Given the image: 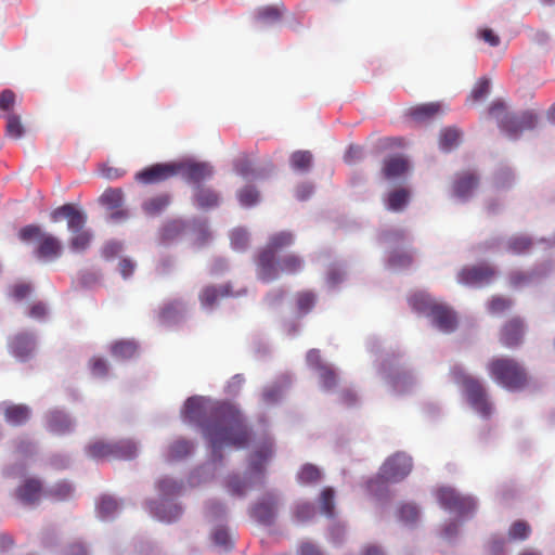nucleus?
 <instances>
[{
  "label": "nucleus",
  "instance_id": "1",
  "mask_svg": "<svg viewBox=\"0 0 555 555\" xmlns=\"http://www.w3.org/2000/svg\"><path fill=\"white\" fill-rule=\"evenodd\" d=\"M182 418L203 428L214 456L225 446L244 448L249 441L250 433L243 415L230 403L212 404L203 397H191L184 402Z\"/></svg>",
  "mask_w": 555,
  "mask_h": 555
},
{
  "label": "nucleus",
  "instance_id": "2",
  "mask_svg": "<svg viewBox=\"0 0 555 555\" xmlns=\"http://www.w3.org/2000/svg\"><path fill=\"white\" fill-rule=\"evenodd\" d=\"M490 377L508 390H519L528 385L526 369L516 360L507 357H496L487 363Z\"/></svg>",
  "mask_w": 555,
  "mask_h": 555
},
{
  "label": "nucleus",
  "instance_id": "3",
  "mask_svg": "<svg viewBox=\"0 0 555 555\" xmlns=\"http://www.w3.org/2000/svg\"><path fill=\"white\" fill-rule=\"evenodd\" d=\"M294 243V235L288 231H282L272 234L264 247H262L256 258V273L260 281L270 283L276 280L274 258L276 253Z\"/></svg>",
  "mask_w": 555,
  "mask_h": 555
},
{
  "label": "nucleus",
  "instance_id": "4",
  "mask_svg": "<svg viewBox=\"0 0 555 555\" xmlns=\"http://www.w3.org/2000/svg\"><path fill=\"white\" fill-rule=\"evenodd\" d=\"M20 238L23 242L35 241V256L42 260H54L62 255L63 247L57 237L42 231L39 225L29 224L20 230Z\"/></svg>",
  "mask_w": 555,
  "mask_h": 555
},
{
  "label": "nucleus",
  "instance_id": "5",
  "mask_svg": "<svg viewBox=\"0 0 555 555\" xmlns=\"http://www.w3.org/2000/svg\"><path fill=\"white\" fill-rule=\"evenodd\" d=\"M451 375L463 387L469 404L482 416L488 417L492 412V405L480 380L467 374L459 366H454L451 370Z\"/></svg>",
  "mask_w": 555,
  "mask_h": 555
},
{
  "label": "nucleus",
  "instance_id": "6",
  "mask_svg": "<svg viewBox=\"0 0 555 555\" xmlns=\"http://www.w3.org/2000/svg\"><path fill=\"white\" fill-rule=\"evenodd\" d=\"M411 469L412 459L403 453H397L382 465L377 477L367 482V488L373 491L375 485L398 482L405 478Z\"/></svg>",
  "mask_w": 555,
  "mask_h": 555
},
{
  "label": "nucleus",
  "instance_id": "7",
  "mask_svg": "<svg viewBox=\"0 0 555 555\" xmlns=\"http://www.w3.org/2000/svg\"><path fill=\"white\" fill-rule=\"evenodd\" d=\"M89 456L98 460H132L137 455V444L131 440L117 442L96 441L87 449Z\"/></svg>",
  "mask_w": 555,
  "mask_h": 555
},
{
  "label": "nucleus",
  "instance_id": "8",
  "mask_svg": "<svg viewBox=\"0 0 555 555\" xmlns=\"http://www.w3.org/2000/svg\"><path fill=\"white\" fill-rule=\"evenodd\" d=\"M437 499L441 507L454 512L459 516H468L476 507L472 498L463 496L449 488L440 489L437 492Z\"/></svg>",
  "mask_w": 555,
  "mask_h": 555
},
{
  "label": "nucleus",
  "instance_id": "9",
  "mask_svg": "<svg viewBox=\"0 0 555 555\" xmlns=\"http://www.w3.org/2000/svg\"><path fill=\"white\" fill-rule=\"evenodd\" d=\"M180 172L176 163H158L138 171L134 176L137 182L145 185L164 182Z\"/></svg>",
  "mask_w": 555,
  "mask_h": 555
},
{
  "label": "nucleus",
  "instance_id": "10",
  "mask_svg": "<svg viewBox=\"0 0 555 555\" xmlns=\"http://www.w3.org/2000/svg\"><path fill=\"white\" fill-rule=\"evenodd\" d=\"M489 115L499 121V127L502 131L508 135H517L521 132L519 116L515 114H508L506 112V105L501 100H495L489 106Z\"/></svg>",
  "mask_w": 555,
  "mask_h": 555
},
{
  "label": "nucleus",
  "instance_id": "11",
  "mask_svg": "<svg viewBox=\"0 0 555 555\" xmlns=\"http://www.w3.org/2000/svg\"><path fill=\"white\" fill-rule=\"evenodd\" d=\"M62 219H66L68 230L75 232L85 229L88 218L86 212L78 209L74 204H64L51 212L53 222H59Z\"/></svg>",
  "mask_w": 555,
  "mask_h": 555
},
{
  "label": "nucleus",
  "instance_id": "12",
  "mask_svg": "<svg viewBox=\"0 0 555 555\" xmlns=\"http://www.w3.org/2000/svg\"><path fill=\"white\" fill-rule=\"evenodd\" d=\"M495 276V270L489 264L463 268L459 273V282L466 285L489 284Z\"/></svg>",
  "mask_w": 555,
  "mask_h": 555
},
{
  "label": "nucleus",
  "instance_id": "13",
  "mask_svg": "<svg viewBox=\"0 0 555 555\" xmlns=\"http://www.w3.org/2000/svg\"><path fill=\"white\" fill-rule=\"evenodd\" d=\"M276 498L268 493L253 506L250 516L262 525H272L276 516Z\"/></svg>",
  "mask_w": 555,
  "mask_h": 555
},
{
  "label": "nucleus",
  "instance_id": "14",
  "mask_svg": "<svg viewBox=\"0 0 555 555\" xmlns=\"http://www.w3.org/2000/svg\"><path fill=\"white\" fill-rule=\"evenodd\" d=\"M524 334L522 321L519 318H513L502 326L500 341L506 348H515L521 344Z\"/></svg>",
  "mask_w": 555,
  "mask_h": 555
},
{
  "label": "nucleus",
  "instance_id": "15",
  "mask_svg": "<svg viewBox=\"0 0 555 555\" xmlns=\"http://www.w3.org/2000/svg\"><path fill=\"white\" fill-rule=\"evenodd\" d=\"M433 323L444 333L453 332L457 326L455 312L448 306L438 304L430 315Z\"/></svg>",
  "mask_w": 555,
  "mask_h": 555
},
{
  "label": "nucleus",
  "instance_id": "16",
  "mask_svg": "<svg viewBox=\"0 0 555 555\" xmlns=\"http://www.w3.org/2000/svg\"><path fill=\"white\" fill-rule=\"evenodd\" d=\"M409 162L402 155H393L384 159L382 176L386 180L401 178L409 171Z\"/></svg>",
  "mask_w": 555,
  "mask_h": 555
},
{
  "label": "nucleus",
  "instance_id": "17",
  "mask_svg": "<svg viewBox=\"0 0 555 555\" xmlns=\"http://www.w3.org/2000/svg\"><path fill=\"white\" fill-rule=\"evenodd\" d=\"M15 494L24 504H35L42 494V482L37 478H28L16 489Z\"/></svg>",
  "mask_w": 555,
  "mask_h": 555
},
{
  "label": "nucleus",
  "instance_id": "18",
  "mask_svg": "<svg viewBox=\"0 0 555 555\" xmlns=\"http://www.w3.org/2000/svg\"><path fill=\"white\" fill-rule=\"evenodd\" d=\"M276 271V280L281 274L295 275L299 273L304 267V259L296 254H287L281 258H274V264Z\"/></svg>",
  "mask_w": 555,
  "mask_h": 555
},
{
  "label": "nucleus",
  "instance_id": "19",
  "mask_svg": "<svg viewBox=\"0 0 555 555\" xmlns=\"http://www.w3.org/2000/svg\"><path fill=\"white\" fill-rule=\"evenodd\" d=\"M182 176L191 182L198 183L212 175L210 166L204 163H176Z\"/></svg>",
  "mask_w": 555,
  "mask_h": 555
},
{
  "label": "nucleus",
  "instance_id": "20",
  "mask_svg": "<svg viewBox=\"0 0 555 555\" xmlns=\"http://www.w3.org/2000/svg\"><path fill=\"white\" fill-rule=\"evenodd\" d=\"M478 185V178L472 172H463L454 179L452 190L454 196L466 199Z\"/></svg>",
  "mask_w": 555,
  "mask_h": 555
},
{
  "label": "nucleus",
  "instance_id": "21",
  "mask_svg": "<svg viewBox=\"0 0 555 555\" xmlns=\"http://www.w3.org/2000/svg\"><path fill=\"white\" fill-rule=\"evenodd\" d=\"M11 353L21 361H26L34 350V339L28 334H17L9 343Z\"/></svg>",
  "mask_w": 555,
  "mask_h": 555
},
{
  "label": "nucleus",
  "instance_id": "22",
  "mask_svg": "<svg viewBox=\"0 0 555 555\" xmlns=\"http://www.w3.org/2000/svg\"><path fill=\"white\" fill-rule=\"evenodd\" d=\"M232 295L231 286L229 284L214 286L208 285L199 293V301L203 307H212L219 298Z\"/></svg>",
  "mask_w": 555,
  "mask_h": 555
},
{
  "label": "nucleus",
  "instance_id": "23",
  "mask_svg": "<svg viewBox=\"0 0 555 555\" xmlns=\"http://www.w3.org/2000/svg\"><path fill=\"white\" fill-rule=\"evenodd\" d=\"M194 204L203 210L215 208L220 203L219 194L209 188L198 185L193 195Z\"/></svg>",
  "mask_w": 555,
  "mask_h": 555
},
{
  "label": "nucleus",
  "instance_id": "24",
  "mask_svg": "<svg viewBox=\"0 0 555 555\" xmlns=\"http://www.w3.org/2000/svg\"><path fill=\"white\" fill-rule=\"evenodd\" d=\"M186 229L183 220L175 219L167 221L159 230V240L162 243H170L180 237Z\"/></svg>",
  "mask_w": 555,
  "mask_h": 555
},
{
  "label": "nucleus",
  "instance_id": "25",
  "mask_svg": "<svg viewBox=\"0 0 555 555\" xmlns=\"http://www.w3.org/2000/svg\"><path fill=\"white\" fill-rule=\"evenodd\" d=\"M73 427L72 421L61 411H52L48 415V428L55 435H64Z\"/></svg>",
  "mask_w": 555,
  "mask_h": 555
},
{
  "label": "nucleus",
  "instance_id": "26",
  "mask_svg": "<svg viewBox=\"0 0 555 555\" xmlns=\"http://www.w3.org/2000/svg\"><path fill=\"white\" fill-rule=\"evenodd\" d=\"M30 416V410L25 404H10L4 410V417L7 422L14 426L25 424Z\"/></svg>",
  "mask_w": 555,
  "mask_h": 555
},
{
  "label": "nucleus",
  "instance_id": "27",
  "mask_svg": "<svg viewBox=\"0 0 555 555\" xmlns=\"http://www.w3.org/2000/svg\"><path fill=\"white\" fill-rule=\"evenodd\" d=\"M409 304L413 310L424 313L428 317L431 315L434 308L437 307L438 302L429 295L424 293H416L409 298Z\"/></svg>",
  "mask_w": 555,
  "mask_h": 555
},
{
  "label": "nucleus",
  "instance_id": "28",
  "mask_svg": "<svg viewBox=\"0 0 555 555\" xmlns=\"http://www.w3.org/2000/svg\"><path fill=\"white\" fill-rule=\"evenodd\" d=\"M440 112L438 103H425L413 106L409 109L408 115L415 121H427Z\"/></svg>",
  "mask_w": 555,
  "mask_h": 555
},
{
  "label": "nucleus",
  "instance_id": "29",
  "mask_svg": "<svg viewBox=\"0 0 555 555\" xmlns=\"http://www.w3.org/2000/svg\"><path fill=\"white\" fill-rule=\"evenodd\" d=\"M170 196L168 194H158L147 198L142 204V209L149 216H156L163 212L170 204Z\"/></svg>",
  "mask_w": 555,
  "mask_h": 555
},
{
  "label": "nucleus",
  "instance_id": "30",
  "mask_svg": "<svg viewBox=\"0 0 555 555\" xmlns=\"http://www.w3.org/2000/svg\"><path fill=\"white\" fill-rule=\"evenodd\" d=\"M273 454V446L271 441L262 443L258 450L253 454L250 468L253 472L262 474L264 462Z\"/></svg>",
  "mask_w": 555,
  "mask_h": 555
},
{
  "label": "nucleus",
  "instance_id": "31",
  "mask_svg": "<svg viewBox=\"0 0 555 555\" xmlns=\"http://www.w3.org/2000/svg\"><path fill=\"white\" fill-rule=\"evenodd\" d=\"M410 199V191L400 188L391 191L387 196V208L393 211L402 210Z\"/></svg>",
  "mask_w": 555,
  "mask_h": 555
},
{
  "label": "nucleus",
  "instance_id": "32",
  "mask_svg": "<svg viewBox=\"0 0 555 555\" xmlns=\"http://www.w3.org/2000/svg\"><path fill=\"white\" fill-rule=\"evenodd\" d=\"M192 231L194 234L193 244L196 247H204L211 240V233L205 220H194L192 222Z\"/></svg>",
  "mask_w": 555,
  "mask_h": 555
},
{
  "label": "nucleus",
  "instance_id": "33",
  "mask_svg": "<svg viewBox=\"0 0 555 555\" xmlns=\"http://www.w3.org/2000/svg\"><path fill=\"white\" fill-rule=\"evenodd\" d=\"M317 295L311 291H301L295 295V304L300 315L309 313L315 306Z\"/></svg>",
  "mask_w": 555,
  "mask_h": 555
},
{
  "label": "nucleus",
  "instance_id": "34",
  "mask_svg": "<svg viewBox=\"0 0 555 555\" xmlns=\"http://www.w3.org/2000/svg\"><path fill=\"white\" fill-rule=\"evenodd\" d=\"M321 478L322 473L320 468L310 463L302 465L297 473V480L301 485H313L319 482Z\"/></svg>",
  "mask_w": 555,
  "mask_h": 555
},
{
  "label": "nucleus",
  "instance_id": "35",
  "mask_svg": "<svg viewBox=\"0 0 555 555\" xmlns=\"http://www.w3.org/2000/svg\"><path fill=\"white\" fill-rule=\"evenodd\" d=\"M193 450V443L185 439H178L173 441L168 449L169 460H182L191 454Z\"/></svg>",
  "mask_w": 555,
  "mask_h": 555
},
{
  "label": "nucleus",
  "instance_id": "36",
  "mask_svg": "<svg viewBox=\"0 0 555 555\" xmlns=\"http://www.w3.org/2000/svg\"><path fill=\"white\" fill-rule=\"evenodd\" d=\"M461 131L455 127L444 128L440 132V147L444 151H450L457 146L461 139Z\"/></svg>",
  "mask_w": 555,
  "mask_h": 555
},
{
  "label": "nucleus",
  "instance_id": "37",
  "mask_svg": "<svg viewBox=\"0 0 555 555\" xmlns=\"http://www.w3.org/2000/svg\"><path fill=\"white\" fill-rule=\"evenodd\" d=\"M138 346L132 340H119L112 345V354L119 359H130L137 352Z\"/></svg>",
  "mask_w": 555,
  "mask_h": 555
},
{
  "label": "nucleus",
  "instance_id": "38",
  "mask_svg": "<svg viewBox=\"0 0 555 555\" xmlns=\"http://www.w3.org/2000/svg\"><path fill=\"white\" fill-rule=\"evenodd\" d=\"M92 234L88 230H80L73 232V236L69 241V247L77 253L85 251L91 243Z\"/></svg>",
  "mask_w": 555,
  "mask_h": 555
},
{
  "label": "nucleus",
  "instance_id": "39",
  "mask_svg": "<svg viewBox=\"0 0 555 555\" xmlns=\"http://www.w3.org/2000/svg\"><path fill=\"white\" fill-rule=\"evenodd\" d=\"M182 514L180 506L176 504H160L155 508V515L162 521L172 522L177 520Z\"/></svg>",
  "mask_w": 555,
  "mask_h": 555
},
{
  "label": "nucleus",
  "instance_id": "40",
  "mask_svg": "<svg viewBox=\"0 0 555 555\" xmlns=\"http://www.w3.org/2000/svg\"><path fill=\"white\" fill-rule=\"evenodd\" d=\"M313 156L309 151H296L291 155V166L298 171H308L312 165Z\"/></svg>",
  "mask_w": 555,
  "mask_h": 555
},
{
  "label": "nucleus",
  "instance_id": "41",
  "mask_svg": "<svg viewBox=\"0 0 555 555\" xmlns=\"http://www.w3.org/2000/svg\"><path fill=\"white\" fill-rule=\"evenodd\" d=\"M532 240L525 235H516L508 240L507 250L514 255H521L530 250Z\"/></svg>",
  "mask_w": 555,
  "mask_h": 555
},
{
  "label": "nucleus",
  "instance_id": "42",
  "mask_svg": "<svg viewBox=\"0 0 555 555\" xmlns=\"http://www.w3.org/2000/svg\"><path fill=\"white\" fill-rule=\"evenodd\" d=\"M5 134L12 139H21L25 132L21 117L16 114H8L5 116Z\"/></svg>",
  "mask_w": 555,
  "mask_h": 555
},
{
  "label": "nucleus",
  "instance_id": "43",
  "mask_svg": "<svg viewBox=\"0 0 555 555\" xmlns=\"http://www.w3.org/2000/svg\"><path fill=\"white\" fill-rule=\"evenodd\" d=\"M283 12L284 9L278 5H267L257 10L256 17L262 23H274L282 17Z\"/></svg>",
  "mask_w": 555,
  "mask_h": 555
},
{
  "label": "nucleus",
  "instance_id": "44",
  "mask_svg": "<svg viewBox=\"0 0 555 555\" xmlns=\"http://www.w3.org/2000/svg\"><path fill=\"white\" fill-rule=\"evenodd\" d=\"M101 203L109 209L120 208L124 201V193L120 189H108L101 196Z\"/></svg>",
  "mask_w": 555,
  "mask_h": 555
},
{
  "label": "nucleus",
  "instance_id": "45",
  "mask_svg": "<svg viewBox=\"0 0 555 555\" xmlns=\"http://www.w3.org/2000/svg\"><path fill=\"white\" fill-rule=\"evenodd\" d=\"M182 307L183 305L180 300H172L162 308L159 318L163 322L167 323L176 321L182 312Z\"/></svg>",
  "mask_w": 555,
  "mask_h": 555
},
{
  "label": "nucleus",
  "instance_id": "46",
  "mask_svg": "<svg viewBox=\"0 0 555 555\" xmlns=\"http://www.w3.org/2000/svg\"><path fill=\"white\" fill-rule=\"evenodd\" d=\"M530 533H531V527L525 520L514 521L508 529V538L511 540L524 541L529 538Z\"/></svg>",
  "mask_w": 555,
  "mask_h": 555
},
{
  "label": "nucleus",
  "instance_id": "47",
  "mask_svg": "<svg viewBox=\"0 0 555 555\" xmlns=\"http://www.w3.org/2000/svg\"><path fill=\"white\" fill-rule=\"evenodd\" d=\"M335 491L333 488H324L320 495V505L322 513L327 517L334 516V509H335Z\"/></svg>",
  "mask_w": 555,
  "mask_h": 555
},
{
  "label": "nucleus",
  "instance_id": "48",
  "mask_svg": "<svg viewBox=\"0 0 555 555\" xmlns=\"http://www.w3.org/2000/svg\"><path fill=\"white\" fill-rule=\"evenodd\" d=\"M319 372L320 383L326 390H331L337 386V374L330 365L322 366Z\"/></svg>",
  "mask_w": 555,
  "mask_h": 555
},
{
  "label": "nucleus",
  "instance_id": "49",
  "mask_svg": "<svg viewBox=\"0 0 555 555\" xmlns=\"http://www.w3.org/2000/svg\"><path fill=\"white\" fill-rule=\"evenodd\" d=\"M315 509L311 503H299L294 509V519L297 522H306L313 518Z\"/></svg>",
  "mask_w": 555,
  "mask_h": 555
},
{
  "label": "nucleus",
  "instance_id": "50",
  "mask_svg": "<svg viewBox=\"0 0 555 555\" xmlns=\"http://www.w3.org/2000/svg\"><path fill=\"white\" fill-rule=\"evenodd\" d=\"M513 305L511 298L503 296H493L488 302V309L493 314L503 313Z\"/></svg>",
  "mask_w": 555,
  "mask_h": 555
},
{
  "label": "nucleus",
  "instance_id": "51",
  "mask_svg": "<svg viewBox=\"0 0 555 555\" xmlns=\"http://www.w3.org/2000/svg\"><path fill=\"white\" fill-rule=\"evenodd\" d=\"M212 540L216 545L222 547L223 550L228 551L233 547V541L228 532V530L223 527H218L212 532Z\"/></svg>",
  "mask_w": 555,
  "mask_h": 555
},
{
  "label": "nucleus",
  "instance_id": "52",
  "mask_svg": "<svg viewBox=\"0 0 555 555\" xmlns=\"http://www.w3.org/2000/svg\"><path fill=\"white\" fill-rule=\"evenodd\" d=\"M98 511L102 518H108L118 511V503L111 496H103L98 505Z\"/></svg>",
  "mask_w": 555,
  "mask_h": 555
},
{
  "label": "nucleus",
  "instance_id": "53",
  "mask_svg": "<svg viewBox=\"0 0 555 555\" xmlns=\"http://www.w3.org/2000/svg\"><path fill=\"white\" fill-rule=\"evenodd\" d=\"M489 90L490 81L486 78L479 79L475 87L473 88L468 96V101H470L472 103L479 102L489 93Z\"/></svg>",
  "mask_w": 555,
  "mask_h": 555
},
{
  "label": "nucleus",
  "instance_id": "54",
  "mask_svg": "<svg viewBox=\"0 0 555 555\" xmlns=\"http://www.w3.org/2000/svg\"><path fill=\"white\" fill-rule=\"evenodd\" d=\"M230 237L234 249L243 250L248 245V233L244 229H234Z\"/></svg>",
  "mask_w": 555,
  "mask_h": 555
},
{
  "label": "nucleus",
  "instance_id": "55",
  "mask_svg": "<svg viewBox=\"0 0 555 555\" xmlns=\"http://www.w3.org/2000/svg\"><path fill=\"white\" fill-rule=\"evenodd\" d=\"M533 274L522 272V271H513L508 275L509 285L514 288H519L525 285H528L532 280Z\"/></svg>",
  "mask_w": 555,
  "mask_h": 555
},
{
  "label": "nucleus",
  "instance_id": "56",
  "mask_svg": "<svg viewBox=\"0 0 555 555\" xmlns=\"http://www.w3.org/2000/svg\"><path fill=\"white\" fill-rule=\"evenodd\" d=\"M399 518L405 524H413L418 518V509L413 504H404L399 509Z\"/></svg>",
  "mask_w": 555,
  "mask_h": 555
},
{
  "label": "nucleus",
  "instance_id": "57",
  "mask_svg": "<svg viewBox=\"0 0 555 555\" xmlns=\"http://www.w3.org/2000/svg\"><path fill=\"white\" fill-rule=\"evenodd\" d=\"M72 486L66 481H62L56 483L52 489H50L48 491V494L55 498L56 500H65L72 494Z\"/></svg>",
  "mask_w": 555,
  "mask_h": 555
},
{
  "label": "nucleus",
  "instance_id": "58",
  "mask_svg": "<svg viewBox=\"0 0 555 555\" xmlns=\"http://www.w3.org/2000/svg\"><path fill=\"white\" fill-rule=\"evenodd\" d=\"M259 197L258 191L253 186H246L238 193V199L244 206H251L257 203Z\"/></svg>",
  "mask_w": 555,
  "mask_h": 555
},
{
  "label": "nucleus",
  "instance_id": "59",
  "mask_svg": "<svg viewBox=\"0 0 555 555\" xmlns=\"http://www.w3.org/2000/svg\"><path fill=\"white\" fill-rule=\"evenodd\" d=\"M518 116L521 132L533 129L538 124V116L532 111H526Z\"/></svg>",
  "mask_w": 555,
  "mask_h": 555
},
{
  "label": "nucleus",
  "instance_id": "60",
  "mask_svg": "<svg viewBox=\"0 0 555 555\" xmlns=\"http://www.w3.org/2000/svg\"><path fill=\"white\" fill-rule=\"evenodd\" d=\"M15 104V93L5 89L0 92V113L1 112H10Z\"/></svg>",
  "mask_w": 555,
  "mask_h": 555
},
{
  "label": "nucleus",
  "instance_id": "61",
  "mask_svg": "<svg viewBox=\"0 0 555 555\" xmlns=\"http://www.w3.org/2000/svg\"><path fill=\"white\" fill-rule=\"evenodd\" d=\"M175 259L172 256L166 255L162 257L156 264V272L159 275H168L173 271Z\"/></svg>",
  "mask_w": 555,
  "mask_h": 555
},
{
  "label": "nucleus",
  "instance_id": "62",
  "mask_svg": "<svg viewBox=\"0 0 555 555\" xmlns=\"http://www.w3.org/2000/svg\"><path fill=\"white\" fill-rule=\"evenodd\" d=\"M159 491L166 495H172L179 492L181 485L170 478H164L158 482Z\"/></svg>",
  "mask_w": 555,
  "mask_h": 555
},
{
  "label": "nucleus",
  "instance_id": "63",
  "mask_svg": "<svg viewBox=\"0 0 555 555\" xmlns=\"http://www.w3.org/2000/svg\"><path fill=\"white\" fill-rule=\"evenodd\" d=\"M91 372L94 376H105L108 372L107 362L102 358H93L90 361Z\"/></svg>",
  "mask_w": 555,
  "mask_h": 555
},
{
  "label": "nucleus",
  "instance_id": "64",
  "mask_svg": "<svg viewBox=\"0 0 555 555\" xmlns=\"http://www.w3.org/2000/svg\"><path fill=\"white\" fill-rule=\"evenodd\" d=\"M363 157V149L360 145L351 144L345 153L344 159L347 164H354L356 162L362 159Z\"/></svg>",
  "mask_w": 555,
  "mask_h": 555
}]
</instances>
